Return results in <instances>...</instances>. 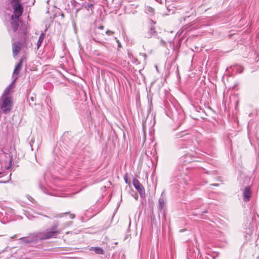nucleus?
<instances>
[{
  "instance_id": "obj_29",
  "label": "nucleus",
  "mask_w": 259,
  "mask_h": 259,
  "mask_svg": "<svg viewBox=\"0 0 259 259\" xmlns=\"http://www.w3.org/2000/svg\"><path fill=\"white\" fill-rule=\"evenodd\" d=\"M187 140L188 141L189 143H190V142L189 141V139H183V140Z\"/></svg>"
},
{
  "instance_id": "obj_12",
  "label": "nucleus",
  "mask_w": 259,
  "mask_h": 259,
  "mask_svg": "<svg viewBox=\"0 0 259 259\" xmlns=\"http://www.w3.org/2000/svg\"><path fill=\"white\" fill-rule=\"evenodd\" d=\"M17 79V77H16L14 79L13 81L6 89L3 93V97L7 96L9 95L11 90L14 87V83Z\"/></svg>"
},
{
  "instance_id": "obj_18",
  "label": "nucleus",
  "mask_w": 259,
  "mask_h": 259,
  "mask_svg": "<svg viewBox=\"0 0 259 259\" xmlns=\"http://www.w3.org/2000/svg\"><path fill=\"white\" fill-rule=\"evenodd\" d=\"M145 12L146 13L153 15L154 14V10L150 7H146L145 9Z\"/></svg>"
},
{
  "instance_id": "obj_13",
  "label": "nucleus",
  "mask_w": 259,
  "mask_h": 259,
  "mask_svg": "<svg viewBox=\"0 0 259 259\" xmlns=\"http://www.w3.org/2000/svg\"><path fill=\"white\" fill-rule=\"evenodd\" d=\"M19 242L21 244L25 245H29L31 244L30 240L29 239L28 236L21 237L19 239Z\"/></svg>"
},
{
  "instance_id": "obj_1",
  "label": "nucleus",
  "mask_w": 259,
  "mask_h": 259,
  "mask_svg": "<svg viewBox=\"0 0 259 259\" xmlns=\"http://www.w3.org/2000/svg\"><path fill=\"white\" fill-rule=\"evenodd\" d=\"M58 227L59 223L55 222L50 228L45 231L30 233L28 236L31 244L37 243L39 241L56 238L61 232L58 229Z\"/></svg>"
},
{
  "instance_id": "obj_3",
  "label": "nucleus",
  "mask_w": 259,
  "mask_h": 259,
  "mask_svg": "<svg viewBox=\"0 0 259 259\" xmlns=\"http://www.w3.org/2000/svg\"><path fill=\"white\" fill-rule=\"evenodd\" d=\"M12 102L9 97H2L0 101V107L5 114L9 113L11 110Z\"/></svg>"
},
{
  "instance_id": "obj_34",
  "label": "nucleus",
  "mask_w": 259,
  "mask_h": 259,
  "mask_svg": "<svg viewBox=\"0 0 259 259\" xmlns=\"http://www.w3.org/2000/svg\"><path fill=\"white\" fill-rule=\"evenodd\" d=\"M214 185V186H218V184H215V185Z\"/></svg>"
},
{
  "instance_id": "obj_31",
  "label": "nucleus",
  "mask_w": 259,
  "mask_h": 259,
  "mask_svg": "<svg viewBox=\"0 0 259 259\" xmlns=\"http://www.w3.org/2000/svg\"><path fill=\"white\" fill-rule=\"evenodd\" d=\"M0 175H3V173L0 171Z\"/></svg>"
},
{
  "instance_id": "obj_32",
  "label": "nucleus",
  "mask_w": 259,
  "mask_h": 259,
  "mask_svg": "<svg viewBox=\"0 0 259 259\" xmlns=\"http://www.w3.org/2000/svg\"><path fill=\"white\" fill-rule=\"evenodd\" d=\"M44 216L45 217L48 218V217L47 215H44Z\"/></svg>"
},
{
  "instance_id": "obj_9",
  "label": "nucleus",
  "mask_w": 259,
  "mask_h": 259,
  "mask_svg": "<svg viewBox=\"0 0 259 259\" xmlns=\"http://www.w3.org/2000/svg\"><path fill=\"white\" fill-rule=\"evenodd\" d=\"M80 9H85L88 11H91L90 14H93V9L94 8V4L90 2H84L81 5Z\"/></svg>"
},
{
  "instance_id": "obj_20",
  "label": "nucleus",
  "mask_w": 259,
  "mask_h": 259,
  "mask_svg": "<svg viewBox=\"0 0 259 259\" xmlns=\"http://www.w3.org/2000/svg\"><path fill=\"white\" fill-rule=\"evenodd\" d=\"M9 166L7 167V169H9L11 167V166H12V162H13V156L12 155H9Z\"/></svg>"
},
{
  "instance_id": "obj_10",
  "label": "nucleus",
  "mask_w": 259,
  "mask_h": 259,
  "mask_svg": "<svg viewBox=\"0 0 259 259\" xmlns=\"http://www.w3.org/2000/svg\"><path fill=\"white\" fill-rule=\"evenodd\" d=\"M14 10V17L19 18L20 17L23 12V7L21 5L18 6V7H16L15 8H13Z\"/></svg>"
},
{
  "instance_id": "obj_21",
  "label": "nucleus",
  "mask_w": 259,
  "mask_h": 259,
  "mask_svg": "<svg viewBox=\"0 0 259 259\" xmlns=\"http://www.w3.org/2000/svg\"><path fill=\"white\" fill-rule=\"evenodd\" d=\"M123 178L126 184H129L130 183V181L128 180L127 174L124 176Z\"/></svg>"
},
{
  "instance_id": "obj_23",
  "label": "nucleus",
  "mask_w": 259,
  "mask_h": 259,
  "mask_svg": "<svg viewBox=\"0 0 259 259\" xmlns=\"http://www.w3.org/2000/svg\"><path fill=\"white\" fill-rule=\"evenodd\" d=\"M192 26V24L191 23H189L187 25H186L185 26H184V28H185L186 29H188V28H190V27Z\"/></svg>"
},
{
  "instance_id": "obj_6",
  "label": "nucleus",
  "mask_w": 259,
  "mask_h": 259,
  "mask_svg": "<svg viewBox=\"0 0 259 259\" xmlns=\"http://www.w3.org/2000/svg\"><path fill=\"white\" fill-rule=\"evenodd\" d=\"M252 195V191L250 187H245L242 192L243 200L244 202H248Z\"/></svg>"
},
{
  "instance_id": "obj_2",
  "label": "nucleus",
  "mask_w": 259,
  "mask_h": 259,
  "mask_svg": "<svg viewBox=\"0 0 259 259\" xmlns=\"http://www.w3.org/2000/svg\"><path fill=\"white\" fill-rule=\"evenodd\" d=\"M156 22L152 19H149L148 21V30L144 34L145 37L150 38L157 35V32L155 29Z\"/></svg>"
},
{
  "instance_id": "obj_30",
  "label": "nucleus",
  "mask_w": 259,
  "mask_h": 259,
  "mask_svg": "<svg viewBox=\"0 0 259 259\" xmlns=\"http://www.w3.org/2000/svg\"><path fill=\"white\" fill-rule=\"evenodd\" d=\"M16 235H14L13 237H11V238H14V237H16Z\"/></svg>"
},
{
  "instance_id": "obj_8",
  "label": "nucleus",
  "mask_w": 259,
  "mask_h": 259,
  "mask_svg": "<svg viewBox=\"0 0 259 259\" xmlns=\"http://www.w3.org/2000/svg\"><path fill=\"white\" fill-rule=\"evenodd\" d=\"M11 26L14 32H16L19 27V18L14 17V15L11 16Z\"/></svg>"
},
{
  "instance_id": "obj_25",
  "label": "nucleus",
  "mask_w": 259,
  "mask_h": 259,
  "mask_svg": "<svg viewBox=\"0 0 259 259\" xmlns=\"http://www.w3.org/2000/svg\"><path fill=\"white\" fill-rule=\"evenodd\" d=\"M69 216H70V218L71 219H73L75 217V215L73 214H69Z\"/></svg>"
},
{
  "instance_id": "obj_14",
  "label": "nucleus",
  "mask_w": 259,
  "mask_h": 259,
  "mask_svg": "<svg viewBox=\"0 0 259 259\" xmlns=\"http://www.w3.org/2000/svg\"><path fill=\"white\" fill-rule=\"evenodd\" d=\"M90 250L94 251L98 254H103L104 253L103 249L101 247H92L90 248Z\"/></svg>"
},
{
  "instance_id": "obj_33",
  "label": "nucleus",
  "mask_w": 259,
  "mask_h": 259,
  "mask_svg": "<svg viewBox=\"0 0 259 259\" xmlns=\"http://www.w3.org/2000/svg\"><path fill=\"white\" fill-rule=\"evenodd\" d=\"M144 56L146 57V54H144Z\"/></svg>"
},
{
  "instance_id": "obj_19",
  "label": "nucleus",
  "mask_w": 259,
  "mask_h": 259,
  "mask_svg": "<svg viewBox=\"0 0 259 259\" xmlns=\"http://www.w3.org/2000/svg\"><path fill=\"white\" fill-rule=\"evenodd\" d=\"M25 27V24H23V25H22L20 27V31H21V32H20L21 33V35H25L26 34V33H27V30L25 28H23V27Z\"/></svg>"
},
{
  "instance_id": "obj_22",
  "label": "nucleus",
  "mask_w": 259,
  "mask_h": 259,
  "mask_svg": "<svg viewBox=\"0 0 259 259\" xmlns=\"http://www.w3.org/2000/svg\"><path fill=\"white\" fill-rule=\"evenodd\" d=\"M105 33L106 34H107V35H112V34H114V32H113L112 31H110V30H109L106 31L105 32Z\"/></svg>"
},
{
  "instance_id": "obj_16",
  "label": "nucleus",
  "mask_w": 259,
  "mask_h": 259,
  "mask_svg": "<svg viewBox=\"0 0 259 259\" xmlns=\"http://www.w3.org/2000/svg\"><path fill=\"white\" fill-rule=\"evenodd\" d=\"M21 0H10V4L13 9L21 5Z\"/></svg>"
},
{
  "instance_id": "obj_17",
  "label": "nucleus",
  "mask_w": 259,
  "mask_h": 259,
  "mask_svg": "<svg viewBox=\"0 0 259 259\" xmlns=\"http://www.w3.org/2000/svg\"><path fill=\"white\" fill-rule=\"evenodd\" d=\"M35 99H36L35 95H34V96H32V95L31 96L30 93H29L28 94V95H27V99H28V101L29 102V104H34V105H35V103H34V102L35 100Z\"/></svg>"
},
{
  "instance_id": "obj_7",
  "label": "nucleus",
  "mask_w": 259,
  "mask_h": 259,
  "mask_svg": "<svg viewBox=\"0 0 259 259\" xmlns=\"http://www.w3.org/2000/svg\"><path fill=\"white\" fill-rule=\"evenodd\" d=\"M25 59L26 57L24 56H23L20 59L19 63L16 66L13 72V75L15 76V77H18V75H19L20 71L22 67L23 62Z\"/></svg>"
},
{
  "instance_id": "obj_4",
  "label": "nucleus",
  "mask_w": 259,
  "mask_h": 259,
  "mask_svg": "<svg viewBox=\"0 0 259 259\" xmlns=\"http://www.w3.org/2000/svg\"><path fill=\"white\" fill-rule=\"evenodd\" d=\"M133 184L136 190L139 193L141 197H143L145 195V189L144 187L136 178H134L133 180Z\"/></svg>"
},
{
  "instance_id": "obj_15",
  "label": "nucleus",
  "mask_w": 259,
  "mask_h": 259,
  "mask_svg": "<svg viewBox=\"0 0 259 259\" xmlns=\"http://www.w3.org/2000/svg\"><path fill=\"white\" fill-rule=\"evenodd\" d=\"M45 33H41L40 36H39L37 42V50L39 49L40 46L41 45V44L45 38Z\"/></svg>"
},
{
  "instance_id": "obj_5",
  "label": "nucleus",
  "mask_w": 259,
  "mask_h": 259,
  "mask_svg": "<svg viewBox=\"0 0 259 259\" xmlns=\"http://www.w3.org/2000/svg\"><path fill=\"white\" fill-rule=\"evenodd\" d=\"M23 47V44L19 41H15L12 44L13 55L16 57L20 53Z\"/></svg>"
},
{
  "instance_id": "obj_26",
  "label": "nucleus",
  "mask_w": 259,
  "mask_h": 259,
  "mask_svg": "<svg viewBox=\"0 0 259 259\" xmlns=\"http://www.w3.org/2000/svg\"><path fill=\"white\" fill-rule=\"evenodd\" d=\"M11 176V175H10ZM10 180V176L9 177V178H8V180L5 182H0V183H6L7 182H8L9 180Z\"/></svg>"
},
{
  "instance_id": "obj_27",
  "label": "nucleus",
  "mask_w": 259,
  "mask_h": 259,
  "mask_svg": "<svg viewBox=\"0 0 259 259\" xmlns=\"http://www.w3.org/2000/svg\"><path fill=\"white\" fill-rule=\"evenodd\" d=\"M184 136H190V135H189V134H186L184 135H183V136H181L180 137V138H182V137H184Z\"/></svg>"
},
{
  "instance_id": "obj_28",
  "label": "nucleus",
  "mask_w": 259,
  "mask_h": 259,
  "mask_svg": "<svg viewBox=\"0 0 259 259\" xmlns=\"http://www.w3.org/2000/svg\"><path fill=\"white\" fill-rule=\"evenodd\" d=\"M100 32L96 31V35H97V38H99V37L98 36V35H99Z\"/></svg>"
},
{
  "instance_id": "obj_11",
  "label": "nucleus",
  "mask_w": 259,
  "mask_h": 259,
  "mask_svg": "<svg viewBox=\"0 0 259 259\" xmlns=\"http://www.w3.org/2000/svg\"><path fill=\"white\" fill-rule=\"evenodd\" d=\"M165 194H164V192L163 191L161 194L160 197L159 198V199L158 200V204H159L158 209L159 210H161L163 208V207L164 206V204H165Z\"/></svg>"
},
{
  "instance_id": "obj_24",
  "label": "nucleus",
  "mask_w": 259,
  "mask_h": 259,
  "mask_svg": "<svg viewBox=\"0 0 259 259\" xmlns=\"http://www.w3.org/2000/svg\"><path fill=\"white\" fill-rule=\"evenodd\" d=\"M104 26L101 25V26H99V27L98 28V30H102L104 29Z\"/></svg>"
}]
</instances>
